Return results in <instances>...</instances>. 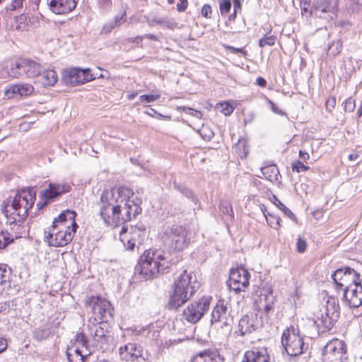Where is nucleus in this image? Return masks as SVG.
<instances>
[{
    "mask_svg": "<svg viewBox=\"0 0 362 362\" xmlns=\"http://www.w3.org/2000/svg\"><path fill=\"white\" fill-rule=\"evenodd\" d=\"M189 5L188 0H179V2L176 5V9L178 12H185Z\"/></svg>",
    "mask_w": 362,
    "mask_h": 362,
    "instance_id": "55",
    "label": "nucleus"
},
{
    "mask_svg": "<svg viewBox=\"0 0 362 362\" xmlns=\"http://www.w3.org/2000/svg\"><path fill=\"white\" fill-rule=\"evenodd\" d=\"M313 10L316 17L329 21L337 16L339 1L337 0H315Z\"/></svg>",
    "mask_w": 362,
    "mask_h": 362,
    "instance_id": "15",
    "label": "nucleus"
},
{
    "mask_svg": "<svg viewBox=\"0 0 362 362\" xmlns=\"http://www.w3.org/2000/svg\"><path fill=\"white\" fill-rule=\"evenodd\" d=\"M83 349L75 345H70L66 349V356L69 362H85L87 354H83Z\"/></svg>",
    "mask_w": 362,
    "mask_h": 362,
    "instance_id": "30",
    "label": "nucleus"
},
{
    "mask_svg": "<svg viewBox=\"0 0 362 362\" xmlns=\"http://www.w3.org/2000/svg\"><path fill=\"white\" fill-rule=\"evenodd\" d=\"M337 288L344 291L361 283L360 274L354 269L344 267L337 269L332 275Z\"/></svg>",
    "mask_w": 362,
    "mask_h": 362,
    "instance_id": "13",
    "label": "nucleus"
},
{
    "mask_svg": "<svg viewBox=\"0 0 362 362\" xmlns=\"http://www.w3.org/2000/svg\"><path fill=\"white\" fill-rule=\"evenodd\" d=\"M259 208L265 217L267 224L274 230H279L281 227V218L272 212H269L264 204H261Z\"/></svg>",
    "mask_w": 362,
    "mask_h": 362,
    "instance_id": "28",
    "label": "nucleus"
},
{
    "mask_svg": "<svg viewBox=\"0 0 362 362\" xmlns=\"http://www.w3.org/2000/svg\"><path fill=\"white\" fill-rule=\"evenodd\" d=\"M86 308L90 309L89 323H108L114 317V308L107 299L99 296H88L84 302Z\"/></svg>",
    "mask_w": 362,
    "mask_h": 362,
    "instance_id": "6",
    "label": "nucleus"
},
{
    "mask_svg": "<svg viewBox=\"0 0 362 362\" xmlns=\"http://www.w3.org/2000/svg\"><path fill=\"white\" fill-rule=\"evenodd\" d=\"M38 82L44 87L54 86L58 81V75L53 69L40 71Z\"/></svg>",
    "mask_w": 362,
    "mask_h": 362,
    "instance_id": "27",
    "label": "nucleus"
},
{
    "mask_svg": "<svg viewBox=\"0 0 362 362\" xmlns=\"http://www.w3.org/2000/svg\"><path fill=\"white\" fill-rule=\"evenodd\" d=\"M189 230L185 226L174 224L160 234V239L170 251L181 252L189 244Z\"/></svg>",
    "mask_w": 362,
    "mask_h": 362,
    "instance_id": "8",
    "label": "nucleus"
},
{
    "mask_svg": "<svg viewBox=\"0 0 362 362\" xmlns=\"http://www.w3.org/2000/svg\"><path fill=\"white\" fill-rule=\"evenodd\" d=\"M291 168L293 172L300 173L308 171L310 168L308 165L303 164L300 160H295L291 164Z\"/></svg>",
    "mask_w": 362,
    "mask_h": 362,
    "instance_id": "46",
    "label": "nucleus"
},
{
    "mask_svg": "<svg viewBox=\"0 0 362 362\" xmlns=\"http://www.w3.org/2000/svg\"><path fill=\"white\" fill-rule=\"evenodd\" d=\"M238 327L239 331L243 335L247 332H251L252 330H253V325L248 315H244L241 317L239 321Z\"/></svg>",
    "mask_w": 362,
    "mask_h": 362,
    "instance_id": "38",
    "label": "nucleus"
},
{
    "mask_svg": "<svg viewBox=\"0 0 362 362\" xmlns=\"http://www.w3.org/2000/svg\"><path fill=\"white\" fill-rule=\"evenodd\" d=\"M31 25L30 18L28 14L22 13L14 17L10 27L13 30L24 32L28 30Z\"/></svg>",
    "mask_w": 362,
    "mask_h": 362,
    "instance_id": "25",
    "label": "nucleus"
},
{
    "mask_svg": "<svg viewBox=\"0 0 362 362\" xmlns=\"http://www.w3.org/2000/svg\"><path fill=\"white\" fill-rule=\"evenodd\" d=\"M202 16L207 19H209L212 16V8L211 6L209 4H204L203 5L202 10H201Z\"/></svg>",
    "mask_w": 362,
    "mask_h": 362,
    "instance_id": "52",
    "label": "nucleus"
},
{
    "mask_svg": "<svg viewBox=\"0 0 362 362\" xmlns=\"http://www.w3.org/2000/svg\"><path fill=\"white\" fill-rule=\"evenodd\" d=\"M346 352V344L342 340L333 339L323 347L322 362H345Z\"/></svg>",
    "mask_w": 362,
    "mask_h": 362,
    "instance_id": "11",
    "label": "nucleus"
},
{
    "mask_svg": "<svg viewBox=\"0 0 362 362\" xmlns=\"http://www.w3.org/2000/svg\"><path fill=\"white\" fill-rule=\"evenodd\" d=\"M141 204V200L131 188L115 187L101 193L98 202V215L106 226L117 228L139 214Z\"/></svg>",
    "mask_w": 362,
    "mask_h": 362,
    "instance_id": "1",
    "label": "nucleus"
},
{
    "mask_svg": "<svg viewBox=\"0 0 362 362\" xmlns=\"http://www.w3.org/2000/svg\"><path fill=\"white\" fill-rule=\"evenodd\" d=\"M307 247H308V244H307L305 239L299 236L297 238V242H296L297 252L299 253H303L305 252Z\"/></svg>",
    "mask_w": 362,
    "mask_h": 362,
    "instance_id": "49",
    "label": "nucleus"
},
{
    "mask_svg": "<svg viewBox=\"0 0 362 362\" xmlns=\"http://www.w3.org/2000/svg\"><path fill=\"white\" fill-rule=\"evenodd\" d=\"M71 186L69 183H49L48 187L40 194L42 201L37 202V207L39 210L43 209L49 202L69 192Z\"/></svg>",
    "mask_w": 362,
    "mask_h": 362,
    "instance_id": "16",
    "label": "nucleus"
},
{
    "mask_svg": "<svg viewBox=\"0 0 362 362\" xmlns=\"http://www.w3.org/2000/svg\"><path fill=\"white\" fill-rule=\"evenodd\" d=\"M183 111L185 112L186 113H187L192 116H194L197 118H199V119H201L203 117V114L201 111L194 110L191 107H183Z\"/></svg>",
    "mask_w": 362,
    "mask_h": 362,
    "instance_id": "54",
    "label": "nucleus"
},
{
    "mask_svg": "<svg viewBox=\"0 0 362 362\" xmlns=\"http://www.w3.org/2000/svg\"><path fill=\"white\" fill-rule=\"evenodd\" d=\"M299 157L302 160V162H307L310 159L309 153L303 150L299 151Z\"/></svg>",
    "mask_w": 362,
    "mask_h": 362,
    "instance_id": "59",
    "label": "nucleus"
},
{
    "mask_svg": "<svg viewBox=\"0 0 362 362\" xmlns=\"http://www.w3.org/2000/svg\"><path fill=\"white\" fill-rule=\"evenodd\" d=\"M343 49V42L341 39H337L329 45L327 55L331 58H334L339 55Z\"/></svg>",
    "mask_w": 362,
    "mask_h": 362,
    "instance_id": "35",
    "label": "nucleus"
},
{
    "mask_svg": "<svg viewBox=\"0 0 362 362\" xmlns=\"http://www.w3.org/2000/svg\"><path fill=\"white\" fill-rule=\"evenodd\" d=\"M146 233V228L144 227H122L119 232V240L127 250H133L136 245H141L143 243Z\"/></svg>",
    "mask_w": 362,
    "mask_h": 362,
    "instance_id": "12",
    "label": "nucleus"
},
{
    "mask_svg": "<svg viewBox=\"0 0 362 362\" xmlns=\"http://www.w3.org/2000/svg\"><path fill=\"white\" fill-rule=\"evenodd\" d=\"M250 274L243 267H238L230 269L228 286L235 293L245 292L250 285Z\"/></svg>",
    "mask_w": 362,
    "mask_h": 362,
    "instance_id": "14",
    "label": "nucleus"
},
{
    "mask_svg": "<svg viewBox=\"0 0 362 362\" xmlns=\"http://www.w3.org/2000/svg\"><path fill=\"white\" fill-rule=\"evenodd\" d=\"M254 305L260 317H269L274 310V299L272 293H261L255 299Z\"/></svg>",
    "mask_w": 362,
    "mask_h": 362,
    "instance_id": "18",
    "label": "nucleus"
},
{
    "mask_svg": "<svg viewBox=\"0 0 362 362\" xmlns=\"http://www.w3.org/2000/svg\"><path fill=\"white\" fill-rule=\"evenodd\" d=\"M11 270L5 264H0V286L9 283Z\"/></svg>",
    "mask_w": 362,
    "mask_h": 362,
    "instance_id": "41",
    "label": "nucleus"
},
{
    "mask_svg": "<svg viewBox=\"0 0 362 362\" xmlns=\"http://www.w3.org/2000/svg\"><path fill=\"white\" fill-rule=\"evenodd\" d=\"M356 107V101L352 97L346 98L344 102V110L348 112H352Z\"/></svg>",
    "mask_w": 362,
    "mask_h": 362,
    "instance_id": "47",
    "label": "nucleus"
},
{
    "mask_svg": "<svg viewBox=\"0 0 362 362\" xmlns=\"http://www.w3.org/2000/svg\"><path fill=\"white\" fill-rule=\"evenodd\" d=\"M231 9L230 0H220L219 1V10L221 16L227 15Z\"/></svg>",
    "mask_w": 362,
    "mask_h": 362,
    "instance_id": "44",
    "label": "nucleus"
},
{
    "mask_svg": "<svg viewBox=\"0 0 362 362\" xmlns=\"http://www.w3.org/2000/svg\"><path fill=\"white\" fill-rule=\"evenodd\" d=\"M7 347L6 340L0 337V353L4 351Z\"/></svg>",
    "mask_w": 362,
    "mask_h": 362,
    "instance_id": "61",
    "label": "nucleus"
},
{
    "mask_svg": "<svg viewBox=\"0 0 362 362\" xmlns=\"http://www.w3.org/2000/svg\"><path fill=\"white\" fill-rule=\"evenodd\" d=\"M70 345H75L78 349H85L87 351L88 347V341L83 332H78L74 336V339L71 341Z\"/></svg>",
    "mask_w": 362,
    "mask_h": 362,
    "instance_id": "36",
    "label": "nucleus"
},
{
    "mask_svg": "<svg viewBox=\"0 0 362 362\" xmlns=\"http://www.w3.org/2000/svg\"><path fill=\"white\" fill-rule=\"evenodd\" d=\"M344 297L350 307L358 308L362 305V286L361 283L346 289Z\"/></svg>",
    "mask_w": 362,
    "mask_h": 362,
    "instance_id": "23",
    "label": "nucleus"
},
{
    "mask_svg": "<svg viewBox=\"0 0 362 362\" xmlns=\"http://www.w3.org/2000/svg\"><path fill=\"white\" fill-rule=\"evenodd\" d=\"M143 36H136L126 39V42L135 45L137 47L143 48Z\"/></svg>",
    "mask_w": 362,
    "mask_h": 362,
    "instance_id": "51",
    "label": "nucleus"
},
{
    "mask_svg": "<svg viewBox=\"0 0 362 362\" xmlns=\"http://www.w3.org/2000/svg\"><path fill=\"white\" fill-rule=\"evenodd\" d=\"M77 1L78 0H47V4L52 13L64 15L76 8Z\"/></svg>",
    "mask_w": 362,
    "mask_h": 362,
    "instance_id": "21",
    "label": "nucleus"
},
{
    "mask_svg": "<svg viewBox=\"0 0 362 362\" xmlns=\"http://www.w3.org/2000/svg\"><path fill=\"white\" fill-rule=\"evenodd\" d=\"M110 333L108 323H98L94 331V339L97 341H105Z\"/></svg>",
    "mask_w": 362,
    "mask_h": 362,
    "instance_id": "33",
    "label": "nucleus"
},
{
    "mask_svg": "<svg viewBox=\"0 0 362 362\" xmlns=\"http://www.w3.org/2000/svg\"><path fill=\"white\" fill-rule=\"evenodd\" d=\"M242 362H271V358L266 347L253 346L245 352Z\"/></svg>",
    "mask_w": 362,
    "mask_h": 362,
    "instance_id": "20",
    "label": "nucleus"
},
{
    "mask_svg": "<svg viewBox=\"0 0 362 362\" xmlns=\"http://www.w3.org/2000/svg\"><path fill=\"white\" fill-rule=\"evenodd\" d=\"M357 116L358 117H361L362 116V103L360 104L357 110Z\"/></svg>",
    "mask_w": 362,
    "mask_h": 362,
    "instance_id": "64",
    "label": "nucleus"
},
{
    "mask_svg": "<svg viewBox=\"0 0 362 362\" xmlns=\"http://www.w3.org/2000/svg\"><path fill=\"white\" fill-rule=\"evenodd\" d=\"M95 77L91 73V69L77 67L66 69L64 72L63 79L71 86H78L93 81Z\"/></svg>",
    "mask_w": 362,
    "mask_h": 362,
    "instance_id": "17",
    "label": "nucleus"
},
{
    "mask_svg": "<svg viewBox=\"0 0 362 362\" xmlns=\"http://www.w3.org/2000/svg\"><path fill=\"white\" fill-rule=\"evenodd\" d=\"M76 216V213L69 209L59 214L51 226L45 230L44 241L54 247H63L69 245L78 228Z\"/></svg>",
    "mask_w": 362,
    "mask_h": 362,
    "instance_id": "2",
    "label": "nucleus"
},
{
    "mask_svg": "<svg viewBox=\"0 0 362 362\" xmlns=\"http://www.w3.org/2000/svg\"><path fill=\"white\" fill-rule=\"evenodd\" d=\"M26 58H18L11 62L8 69V74L13 78H19L25 75Z\"/></svg>",
    "mask_w": 362,
    "mask_h": 362,
    "instance_id": "26",
    "label": "nucleus"
},
{
    "mask_svg": "<svg viewBox=\"0 0 362 362\" xmlns=\"http://www.w3.org/2000/svg\"><path fill=\"white\" fill-rule=\"evenodd\" d=\"M160 98V94L157 93L154 94L141 95L139 100L142 103H149L158 100Z\"/></svg>",
    "mask_w": 362,
    "mask_h": 362,
    "instance_id": "45",
    "label": "nucleus"
},
{
    "mask_svg": "<svg viewBox=\"0 0 362 362\" xmlns=\"http://www.w3.org/2000/svg\"><path fill=\"white\" fill-rule=\"evenodd\" d=\"M212 301V297L204 295L191 302L182 310V319L189 323L198 322L209 310Z\"/></svg>",
    "mask_w": 362,
    "mask_h": 362,
    "instance_id": "9",
    "label": "nucleus"
},
{
    "mask_svg": "<svg viewBox=\"0 0 362 362\" xmlns=\"http://www.w3.org/2000/svg\"><path fill=\"white\" fill-rule=\"evenodd\" d=\"M144 38H147L148 40H153V41H156L158 40V37L157 36H156L155 35L153 34H146L144 36H143Z\"/></svg>",
    "mask_w": 362,
    "mask_h": 362,
    "instance_id": "62",
    "label": "nucleus"
},
{
    "mask_svg": "<svg viewBox=\"0 0 362 362\" xmlns=\"http://www.w3.org/2000/svg\"><path fill=\"white\" fill-rule=\"evenodd\" d=\"M281 343L287 354L291 356H298L305 350L303 339L293 327H288L283 332Z\"/></svg>",
    "mask_w": 362,
    "mask_h": 362,
    "instance_id": "10",
    "label": "nucleus"
},
{
    "mask_svg": "<svg viewBox=\"0 0 362 362\" xmlns=\"http://www.w3.org/2000/svg\"><path fill=\"white\" fill-rule=\"evenodd\" d=\"M255 83L258 86H260V87H262V88H264L267 86L266 80L263 77H262V76H259V77L257 78Z\"/></svg>",
    "mask_w": 362,
    "mask_h": 362,
    "instance_id": "60",
    "label": "nucleus"
},
{
    "mask_svg": "<svg viewBox=\"0 0 362 362\" xmlns=\"http://www.w3.org/2000/svg\"><path fill=\"white\" fill-rule=\"evenodd\" d=\"M267 103L270 105V108L272 111L277 115H284L285 112L281 110L274 102H272L271 100L267 99Z\"/></svg>",
    "mask_w": 362,
    "mask_h": 362,
    "instance_id": "56",
    "label": "nucleus"
},
{
    "mask_svg": "<svg viewBox=\"0 0 362 362\" xmlns=\"http://www.w3.org/2000/svg\"><path fill=\"white\" fill-rule=\"evenodd\" d=\"M197 284L196 276L184 270L174 280L168 302V308L177 310L185 304L197 292Z\"/></svg>",
    "mask_w": 362,
    "mask_h": 362,
    "instance_id": "4",
    "label": "nucleus"
},
{
    "mask_svg": "<svg viewBox=\"0 0 362 362\" xmlns=\"http://www.w3.org/2000/svg\"><path fill=\"white\" fill-rule=\"evenodd\" d=\"M340 317V305L337 297L329 296L325 305L314 313V323L321 332L330 330Z\"/></svg>",
    "mask_w": 362,
    "mask_h": 362,
    "instance_id": "7",
    "label": "nucleus"
},
{
    "mask_svg": "<svg viewBox=\"0 0 362 362\" xmlns=\"http://www.w3.org/2000/svg\"><path fill=\"white\" fill-rule=\"evenodd\" d=\"M35 337L38 340H42L48 337V334L45 329H37L35 333Z\"/></svg>",
    "mask_w": 362,
    "mask_h": 362,
    "instance_id": "57",
    "label": "nucleus"
},
{
    "mask_svg": "<svg viewBox=\"0 0 362 362\" xmlns=\"http://www.w3.org/2000/svg\"><path fill=\"white\" fill-rule=\"evenodd\" d=\"M222 46L224 49L229 51L230 53L236 54H240L244 57H246L247 56V51L245 49V47L238 48L226 44H223Z\"/></svg>",
    "mask_w": 362,
    "mask_h": 362,
    "instance_id": "43",
    "label": "nucleus"
},
{
    "mask_svg": "<svg viewBox=\"0 0 362 362\" xmlns=\"http://www.w3.org/2000/svg\"><path fill=\"white\" fill-rule=\"evenodd\" d=\"M34 86L26 83H18L10 85L5 90V96L8 99L17 97L26 98L30 96L34 92Z\"/></svg>",
    "mask_w": 362,
    "mask_h": 362,
    "instance_id": "19",
    "label": "nucleus"
},
{
    "mask_svg": "<svg viewBox=\"0 0 362 362\" xmlns=\"http://www.w3.org/2000/svg\"><path fill=\"white\" fill-rule=\"evenodd\" d=\"M337 105L335 96H329L325 101V110L327 112L332 113Z\"/></svg>",
    "mask_w": 362,
    "mask_h": 362,
    "instance_id": "48",
    "label": "nucleus"
},
{
    "mask_svg": "<svg viewBox=\"0 0 362 362\" xmlns=\"http://www.w3.org/2000/svg\"><path fill=\"white\" fill-rule=\"evenodd\" d=\"M358 158V154L357 153H351L349 156V159L351 161L357 160Z\"/></svg>",
    "mask_w": 362,
    "mask_h": 362,
    "instance_id": "63",
    "label": "nucleus"
},
{
    "mask_svg": "<svg viewBox=\"0 0 362 362\" xmlns=\"http://www.w3.org/2000/svg\"><path fill=\"white\" fill-rule=\"evenodd\" d=\"M235 151L238 156L242 159L247 156L249 153V146L245 139H242L238 140L235 146Z\"/></svg>",
    "mask_w": 362,
    "mask_h": 362,
    "instance_id": "39",
    "label": "nucleus"
},
{
    "mask_svg": "<svg viewBox=\"0 0 362 362\" xmlns=\"http://www.w3.org/2000/svg\"><path fill=\"white\" fill-rule=\"evenodd\" d=\"M216 107L220 108V112L225 116H230L234 111V107L229 101H223L216 104Z\"/></svg>",
    "mask_w": 362,
    "mask_h": 362,
    "instance_id": "42",
    "label": "nucleus"
},
{
    "mask_svg": "<svg viewBox=\"0 0 362 362\" xmlns=\"http://www.w3.org/2000/svg\"><path fill=\"white\" fill-rule=\"evenodd\" d=\"M139 272L146 279L168 272L170 262L163 250H146L139 258Z\"/></svg>",
    "mask_w": 362,
    "mask_h": 362,
    "instance_id": "5",
    "label": "nucleus"
},
{
    "mask_svg": "<svg viewBox=\"0 0 362 362\" xmlns=\"http://www.w3.org/2000/svg\"><path fill=\"white\" fill-rule=\"evenodd\" d=\"M41 71V65L26 58L25 75L28 78L38 77Z\"/></svg>",
    "mask_w": 362,
    "mask_h": 362,
    "instance_id": "34",
    "label": "nucleus"
},
{
    "mask_svg": "<svg viewBox=\"0 0 362 362\" xmlns=\"http://www.w3.org/2000/svg\"><path fill=\"white\" fill-rule=\"evenodd\" d=\"M261 172L264 179L272 182L279 181L281 177L278 167L275 164H267L261 168Z\"/></svg>",
    "mask_w": 362,
    "mask_h": 362,
    "instance_id": "29",
    "label": "nucleus"
},
{
    "mask_svg": "<svg viewBox=\"0 0 362 362\" xmlns=\"http://www.w3.org/2000/svg\"><path fill=\"white\" fill-rule=\"evenodd\" d=\"M242 1L243 0H233V13L230 14V19H235L237 17V14L242 9Z\"/></svg>",
    "mask_w": 362,
    "mask_h": 362,
    "instance_id": "50",
    "label": "nucleus"
},
{
    "mask_svg": "<svg viewBox=\"0 0 362 362\" xmlns=\"http://www.w3.org/2000/svg\"><path fill=\"white\" fill-rule=\"evenodd\" d=\"M227 306L224 300H218L211 313L212 322H221L226 317Z\"/></svg>",
    "mask_w": 362,
    "mask_h": 362,
    "instance_id": "31",
    "label": "nucleus"
},
{
    "mask_svg": "<svg viewBox=\"0 0 362 362\" xmlns=\"http://www.w3.org/2000/svg\"><path fill=\"white\" fill-rule=\"evenodd\" d=\"M270 202L274 204L278 209H279L285 215L288 216L290 218L295 219L296 216L294 214L287 208L279 199L278 197L273 194L269 198Z\"/></svg>",
    "mask_w": 362,
    "mask_h": 362,
    "instance_id": "37",
    "label": "nucleus"
},
{
    "mask_svg": "<svg viewBox=\"0 0 362 362\" xmlns=\"http://www.w3.org/2000/svg\"><path fill=\"white\" fill-rule=\"evenodd\" d=\"M152 112H153V113H148V115L151 117H156L158 119H168V120L171 119L170 116L163 115L159 113L158 112H157L154 109H152Z\"/></svg>",
    "mask_w": 362,
    "mask_h": 362,
    "instance_id": "58",
    "label": "nucleus"
},
{
    "mask_svg": "<svg viewBox=\"0 0 362 362\" xmlns=\"http://www.w3.org/2000/svg\"><path fill=\"white\" fill-rule=\"evenodd\" d=\"M266 30L267 33L258 41L260 48H264L266 46H274L277 41V37L272 34L273 27L271 25L266 28Z\"/></svg>",
    "mask_w": 362,
    "mask_h": 362,
    "instance_id": "32",
    "label": "nucleus"
},
{
    "mask_svg": "<svg viewBox=\"0 0 362 362\" xmlns=\"http://www.w3.org/2000/svg\"><path fill=\"white\" fill-rule=\"evenodd\" d=\"M119 355L122 360L126 361H134L142 356L141 346L132 342L125 344L119 349Z\"/></svg>",
    "mask_w": 362,
    "mask_h": 362,
    "instance_id": "24",
    "label": "nucleus"
},
{
    "mask_svg": "<svg viewBox=\"0 0 362 362\" xmlns=\"http://www.w3.org/2000/svg\"><path fill=\"white\" fill-rule=\"evenodd\" d=\"M19 236L13 235L6 230L0 231V249L5 248L8 245L11 243L15 238Z\"/></svg>",
    "mask_w": 362,
    "mask_h": 362,
    "instance_id": "40",
    "label": "nucleus"
},
{
    "mask_svg": "<svg viewBox=\"0 0 362 362\" xmlns=\"http://www.w3.org/2000/svg\"><path fill=\"white\" fill-rule=\"evenodd\" d=\"M224 357L214 348L204 349L195 354L190 362H224Z\"/></svg>",
    "mask_w": 362,
    "mask_h": 362,
    "instance_id": "22",
    "label": "nucleus"
},
{
    "mask_svg": "<svg viewBox=\"0 0 362 362\" xmlns=\"http://www.w3.org/2000/svg\"><path fill=\"white\" fill-rule=\"evenodd\" d=\"M36 199V192L30 188L18 190L11 201L6 204L4 213L7 222L16 223L20 227L28 215V211L33 208Z\"/></svg>",
    "mask_w": 362,
    "mask_h": 362,
    "instance_id": "3",
    "label": "nucleus"
},
{
    "mask_svg": "<svg viewBox=\"0 0 362 362\" xmlns=\"http://www.w3.org/2000/svg\"><path fill=\"white\" fill-rule=\"evenodd\" d=\"M24 1L25 0H12L11 3L8 7V9L10 11H16L22 8Z\"/></svg>",
    "mask_w": 362,
    "mask_h": 362,
    "instance_id": "53",
    "label": "nucleus"
}]
</instances>
